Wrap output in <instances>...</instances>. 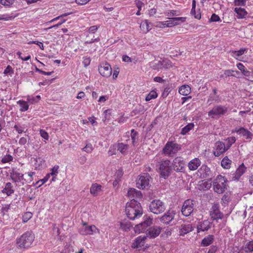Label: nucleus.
<instances>
[{"mask_svg":"<svg viewBox=\"0 0 253 253\" xmlns=\"http://www.w3.org/2000/svg\"><path fill=\"white\" fill-rule=\"evenodd\" d=\"M125 211L127 217L133 220L142 214L143 210L137 200L133 199L126 204Z\"/></svg>","mask_w":253,"mask_h":253,"instance_id":"1","label":"nucleus"},{"mask_svg":"<svg viewBox=\"0 0 253 253\" xmlns=\"http://www.w3.org/2000/svg\"><path fill=\"white\" fill-rule=\"evenodd\" d=\"M35 239V235L31 231H27L17 239V244L20 248H27L31 246Z\"/></svg>","mask_w":253,"mask_h":253,"instance_id":"2","label":"nucleus"},{"mask_svg":"<svg viewBox=\"0 0 253 253\" xmlns=\"http://www.w3.org/2000/svg\"><path fill=\"white\" fill-rule=\"evenodd\" d=\"M161 177L167 179L171 174L172 171L170 161L168 159H162L158 165Z\"/></svg>","mask_w":253,"mask_h":253,"instance_id":"3","label":"nucleus"},{"mask_svg":"<svg viewBox=\"0 0 253 253\" xmlns=\"http://www.w3.org/2000/svg\"><path fill=\"white\" fill-rule=\"evenodd\" d=\"M227 180L224 176L218 175L213 181V190L218 194H222L227 189Z\"/></svg>","mask_w":253,"mask_h":253,"instance_id":"4","label":"nucleus"},{"mask_svg":"<svg viewBox=\"0 0 253 253\" xmlns=\"http://www.w3.org/2000/svg\"><path fill=\"white\" fill-rule=\"evenodd\" d=\"M228 111V108L221 105H215L208 112V116L212 119H218L225 115Z\"/></svg>","mask_w":253,"mask_h":253,"instance_id":"5","label":"nucleus"},{"mask_svg":"<svg viewBox=\"0 0 253 253\" xmlns=\"http://www.w3.org/2000/svg\"><path fill=\"white\" fill-rule=\"evenodd\" d=\"M150 211L154 214H158L163 212L166 210L165 204L160 200H154L149 205Z\"/></svg>","mask_w":253,"mask_h":253,"instance_id":"6","label":"nucleus"},{"mask_svg":"<svg viewBox=\"0 0 253 253\" xmlns=\"http://www.w3.org/2000/svg\"><path fill=\"white\" fill-rule=\"evenodd\" d=\"M152 179L149 174L144 173L139 176L136 180V186L139 189H145L149 188L150 181Z\"/></svg>","mask_w":253,"mask_h":253,"instance_id":"7","label":"nucleus"},{"mask_svg":"<svg viewBox=\"0 0 253 253\" xmlns=\"http://www.w3.org/2000/svg\"><path fill=\"white\" fill-rule=\"evenodd\" d=\"M180 148L179 145L171 142H168L163 148V151L165 155L169 157H173Z\"/></svg>","mask_w":253,"mask_h":253,"instance_id":"8","label":"nucleus"},{"mask_svg":"<svg viewBox=\"0 0 253 253\" xmlns=\"http://www.w3.org/2000/svg\"><path fill=\"white\" fill-rule=\"evenodd\" d=\"M195 204L194 200L188 199L185 201L181 209L182 214L185 216L190 215L194 210Z\"/></svg>","mask_w":253,"mask_h":253,"instance_id":"9","label":"nucleus"},{"mask_svg":"<svg viewBox=\"0 0 253 253\" xmlns=\"http://www.w3.org/2000/svg\"><path fill=\"white\" fill-rule=\"evenodd\" d=\"M210 215L211 219L218 222V220L222 219L224 217V214L220 211L218 204H214L210 211Z\"/></svg>","mask_w":253,"mask_h":253,"instance_id":"10","label":"nucleus"},{"mask_svg":"<svg viewBox=\"0 0 253 253\" xmlns=\"http://www.w3.org/2000/svg\"><path fill=\"white\" fill-rule=\"evenodd\" d=\"M172 169L177 172H182L184 171L185 163L183 158L177 157L174 158L172 163Z\"/></svg>","mask_w":253,"mask_h":253,"instance_id":"11","label":"nucleus"},{"mask_svg":"<svg viewBox=\"0 0 253 253\" xmlns=\"http://www.w3.org/2000/svg\"><path fill=\"white\" fill-rule=\"evenodd\" d=\"M152 224V218H150L149 216H145V217H144L143 221L135 225L134 230L136 232H143L145 231L147 227L150 226Z\"/></svg>","mask_w":253,"mask_h":253,"instance_id":"12","label":"nucleus"},{"mask_svg":"<svg viewBox=\"0 0 253 253\" xmlns=\"http://www.w3.org/2000/svg\"><path fill=\"white\" fill-rule=\"evenodd\" d=\"M227 151L225 144L223 142L218 141L214 144L213 153L215 157H218Z\"/></svg>","mask_w":253,"mask_h":253,"instance_id":"13","label":"nucleus"},{"mask_svg":"<svg viewBox=\"0 0 253 253\" xmlns=\"http://www.w3.org/2000/svg\"><path fill=\"white\" fill-rule=\"evenodd\" d=\"M98 71L101 75L108 78L112 74V68L110 65L108 63H102L98 67Z\"/></svg>","mask_w":253,"mask_h":253,"instance_id":"14","label":"nucleus"},{"mask_svg":"<svg viewBox=\"0 0 253 253\" xmlns=\"http://www.w3.org/2000/svg\"><path fill=\"white\" fill-rule=\"evenodd\" d=\"M212 222L208 219L199 221L197 224V233L208 231L211 227Z\"/></svg>","mask_w":253,"mask_h":253,"instance_id":"15","label":"nucleus"},{"mask_svg":"<svg viewBox=\"0 0 253 253\" xmlns=\"http://www.w3.org/2000/svg\"><path fill=\"white\" fill-rule=\"evenodd\" d=\"M175 212L173 211L169 210L163 215L160 217V221L165 224H169L174 219Z\"/></svg>","mask_w":253,"mask_h":253,"instance_id":"16","label":"nucleus"},{"mask_svg":"<svg viewBox=\"0 0 253 253\" xmlns=\"http://www.w3.org/2000/svg\"><path fill=\"white\" fill-rule=\"evenodd\" d=\"M162 228L160 226H153L147 230V237L150 238H155L161 233Z\"/></svg>","mask_w":253,"mask_h":253,"instance_id":"17","label":"nucleus"},{"mask_svg":"<svg viewBox=\"0 0 253 253\" xmlns=\"http://www.w3.org/2000/svg\"><path fill=\"white\" fill-rule=\"evenodd\" d=\"M96 229L95 226H87V224L84 223L83 226L80 228L79 232L82 235H90Z\"/></svg>","mask_w":253,"mask_h":253,"instance_id":"18","label":"nucleus"},{"mask_svg":"<svg viewBox=\"0 0 253 253\" xmlns=\"http://www.w3.org/2000/svg\"><path fill=\"white\" fill-rule=\"evenodd\" d=\"M10 176L12 181L14 183L19 182L22 181V184H24V181L26 179L24 178V175L17 171H12L10 173Z\"/></svg>","mask_w":253,"mask_h":253,"instance_id":"19","label":"nucleus"},{"mask_svg":"<svg viewBox=\"0 0 253 253\" xmlns=\"http://www.w3.org/2000/svg\"><path fill=\"white\" fill-rule=\"evenodd\" d=\"M147 236H140L137 237L132 244V248L134 249H139L143 247L145 243V240Z\"/></svg>","mask_w":253,"mask_h":253,"instance_id":"20","label":"nucleus"},{"mask_svg":"<svg viewBox=\"0 0 253 253\" xmlns=\"http://www.w3.org/2000/svg\"><path fill=\"white\" fill-rule=\"evenodd\" d=\"M127 196L131 200L141 199L142 194L140 191L136 190L134 188H130L127 192Z\"/></svg>","mask_w":253,"mask_h":253,"instance_id":"21","label":"nucleus"},{"mask_svg":"<svg viewBox=\"0 0 253 253\" xmlns=\"http://www.w3.org/2000/svg\"><path fill=\"white\" fill-rule=\"evenodd\" d=\"M179 235L184 236L193 230L194 228L191 224H182L179 227Z\"/></svg>","mask_w":253,"mask_h":253,"instance_id":"22","label":"nucleus"},{"mask_svg":"<svg viewBox=\"0 0 253 253\" xmlns=\"http://www.w3.org/2000/svg\"><path fill=\"white\" fill-rule=\"evenodd\" d=\"M198 173L200 177L203 178H208L210 174V169L207 166L203 165L198 170Z\"/></svg>","mask_w":253,"mask_h":253,"instance_id":"23","label":"nucleus"},{"mask_svg":"<svg viewBox=\"0 0 253 253\" xmlns=\"http://www.w3.org/2000/svg\"><path fill=\"white\" fill-rule=\"evenodd\" d=\"M247 168L245 166L243 163L238 167L237 169L233 178L235 180H239L241 176L245 172Z\"/></svg>","mask_w":253,"mask_h":253,"instance_id":"24","label":"nucleus"},{"mask_svg":"<svg viewBox=\"0 0 253 253\" xmlns=\"http://www.w3.org/2000/svg\"><path fill=\"white\" fill-rule=\"evenodd\" d=\"M235 131L239 134H241L245 137L247 139L251 140L252 138V133L244 127H240V128L236 129Z\"/></svg>","mask_w":253,"mask_h":253,"instance_id":"25","label":"nucleus"},{"mask_svg":"<svg viewBox=\"0 0 253 253\" xmlns=\"http://www.w3.org/2000/svg\"><path fill=\"white\" fill-rule=\"evenodd\" d=\"M201 165V161L198 158H195L192 160L188 163V167L190 170H195L198 169V168Z\"/></svg>","mask_w":253,"mask_h":253,"instance_id":"26","label":"nucleus"},{"mask_svg":"<svg viewBox=\"0 0 253 253\" xmlns=\"http://www.w3.org/2000/svg\"><path fill=\"white\" fill-rule=\"evenodd\" d=\"M101 188L102 186L101 185L97 183H93L90 187V192L91 195L94 196H96L102 191Z\"/></svg>","mask_w":253,"mask_h":253,"instance_id":"27","label":"nucleus"},{"mask_svg":"<svg viewBox=\"0 0 253 253\" xmlns=\"http://www.w3.org/2000/svg\"><path fill=\"white\" fill-rule=\"evenodd\" d=\"M3 193L6 194L7 196H10L14 192L13 186L10 182L6 183L4 188L2 190Z\"/></svg>","mask_w":253,"mask_h":253,"instance_id":"28","label":"nucleus"},{"mask_svg":"<svg viewBox=\"0 0 253 253\" xmlns=\"http://www.w3.org/2000/svg\"><path fill=\"white\" fill-rule=\"evenodd\" d=\"M214 240L213 235H209L205 237L202 241L201 244L203 247H207L212 243Z\"/></svg>","mask_w":253,"mask_h":253,"instance_id":"29","label":"nucleus"},{"mask_svg":"<svg viewBox=\"0 0 253 253\" xmlns=\"http://www.w3.org/2000/svg\"><path fill=\"white\" fill-rule=\"evenodd\" d=\"M191 91V88L188 85H183L179 88V93L184 96L188 95Z\"/></svg>","mask_w":253,"mask_h":253,"instance_id":"30","label":"nucleus"},{"mask_svg":"<svg viewBox=\"0 0 253 253\" xmlns=\"http://www.w3.org/2000/svg\"><path fill=\"white\" fill-rule=\"evenodd\" d=\"M234 11L237 14V17L240 19L244 18L248 14L244 8L241 7H236Z\"/></svg>","mask_w":253,"mask_h":253,"instance_id":"31","label":"nucleus"},{"mask_svg":"<svg viewBox=\"0 0 253 253\" xmlns=\"http://www.w3.org/2000/svg\"><path fill=\"white\" fill-rule=\"evenodd\" d=\"M237 67L239 70L241 71L243 75L246 77H249L251 75V72L247 70L243 64L239 63L237 64Z\"/></svg>","mask_w":253,"mask_h":253,"instance_id":"32","label":"nucleus"},{"mask_svg":"<svg viewBox=\"0 0 253 253\" xmlns=\"http://www.w3.org/2000/svg\"><path fill=\"white\" fill-rule=\"evenodd\" d=\"M117 150L122 154H124L128 150L129 146L127 144L123 143H118L117 144Z\"/></svg>","mask_w":253,"mask_h":253,"instance_id":"33","label":"nucleus"},{"mask_svg":"<svg viewBox=\"0 0 253 253\" xmlns=\"http://www.w3.org/2000/svg\"><path fill=\"white\" fill-rule=\"evenodd\" d=\"M236 73V74L239 75L240 72L238 71H234L232 70H226L224 71V74L220 76V78H227L230 76L236 77V75L234 74Z\"/></svg>","mask_w":253,"mask_h":253,"instance_id":"34","label":"nucleus"},{"mask_svg":"<svg viewBox=\"0 0 253 253\" xmlns=\"http://www.w3.org/2000/svg\"><path fill=\"white\" fill-rule=\"evenodd\" d=\"M194 127V124L193 123L188 124L182 128L180 134L182 135H185L189 131L193 129Z\"/></svg>","mask_w":253,"mask_h":253,"instance_id":"35","label":"nucleus"},{"mask_svg":"<svg viewBox=\"0 0 253 253\" xmlns=\"http://www.w3.org/2000/svg\"><path fill=\"white\" fill-rule=\"evenodd\" d=\"M17 103L19 105L20 107V111L21 112H25L29 108V104L26 101L24 100H19Z\"/></svg>","mask_w":253,"mask_h":253,"instance_id":"36","label":"nucleus"},{"mask_svg":"<svg viewBox=\"0 0 253 253\" xmlns=\"http://www.w3.org/2000/svg\"><path fill=\"white\" fill-rule=\"evenodd\" d=\"M131 138L132 143L133 145H135L137 143L138 140V133L134 129L131 130Z\"/></svg>","mask_w":253,"mask_h":253,"instance_id":"37","label":"nucleus"},{"mask_svg":"<svg viewBox=\"0 0 253 253\" xmlns=\"http://www.w3.org/2000/svg\"><path fill=\"white\" fill-rule=\"evenodd\" d=\"M231 161L227 157H224L221 162V166L224 169H229L230 167Z\"/></svg>","mask_w":253,"mask_h":253,"instance_id":"38","label":"nucleus"},{"mask_svg":"<svg viewBox=\"0 0 253 253\" xmlns=\"http://www.w3.org/2000/svg\"><path fill=\"white\" fill-rule=\"evenodd\" d=\"M236 140V138L234 136L229 137L226 139L225 141H227V144L226 145H225V147L227 150L231 147L232 145L235 142Z\"/></svg>","mask_w":253,"mask_h":253,"instance_id":"39","label":"nucleus"},{"mask_svg":"<svg viewBox=\"0 0 253 253\" xmlns=\"http://www.w3.org/2000/svg\"><path fill=\"white\" fill-rule=\"evenodd\" d=\"M246 253H251L253 251V241L247 243L244 249Z\"/></svg>","mask_w":253,"mask_h":253,"instance_id":"40","label":"nucleus"},{"mask_svg":"<svg viewBox=\"0 0 253 253\" xmlns=\"http://www.w3.org/2000/svg\"><path fill=\"white\" fill-rule=\"evenodd\" d=\"M151 67L154 70H160L163 69V64L162 61H158L152 63Z\"/></svg>","mask_w":253,"mask_h":253,"instance_id":"41","label":"nucleus"},{"mask_svg":"<svg viewBox=\"0 0 253 253\" xmlns=\"http://www.w3.org/2000/svg\"><path fill=\"white\" fill-rule=\"evenodd\" d=\"M157 93L155 91H151L146 97L145 100L149 101L152 99H155L157 97Z\"/></svg>","mask_w":253,"mask_h":253,"instance_id":"42","label":"nucleus"},{"mask_svg":"<svg viewBox=\"0 0 253 253\" xmlns=\"http://www.w3.org/2000/svg\"><path fill=\"white\" fill-rule=\"evenodd\" d=\"M121 227L123 230L126 231L127 230H129L130 227L132 226L131 223L129 221L128 222H122L120 224Z\"/></svg>","mask_w":253,"mask_h":253,"instance_id":"43","label":"nucleus"},{"mask_svg":"<svg viewBox=\"0 0 253 253\" xmlns=\"http://www.w3.org/2000/svg\"><path fill=\"white\" fill-rule=\"evenodd\" d=\"M32 213L31 212H25L22 217V220L23 222L25 223L27 222L29 219L32 217Z\"/></svg>","mask_w":253,"mask_h":253,"instance_id":"44","label":"nucleus"},{"mask_svg":"<svg viewBox=\"0 0 253 253\" xmlns=\"http://www.w3.org/2000/svg\"><path fill=\"white\" fill-rule=\"evenodd\" d=\"M10 204H5L2 205V208L1 209V212L3 215L6 214L10 210Z\"/></svg>","mask_w":253,"mask_h":253,"instance_id":"45","label":"nucleus"},{"mask_svg":"<svg viewBox=\"0 0 253 253\" xmlns=\"http://www.w3.org/2000/svg\"><path fill=\"white\" fill-rule=\"evenodd\" d=\"M13 160V157L10 155H6L4 156L1 160V163L4 164L8 163Z\"/></svg>","mask_w":253,"mask_h":253,"instance_id":"46","label":"nucleus"},{"mask_svg":"<svg viewBox=\"0 0 253 253\" xmlns=\"http://www.w3.org/2000/svg\"><path fill=\"white\" fill-rule=\"evenodd\" d=\"M185 18L184 17H175L172 18V21L176 23L175 25L179 24L181 22L185 21Z\"/></svg>","mask_w":253,"mask_h":253,"instance_id":"47","label":"nucleus"},{"mask_svg":"<svg viewBox=\"0 0 253 253\" xmlns=\"http://www.w3.org/2000/svg\"><path fill=\"white\" fill-rule=\"evenodd\" d=\"M15 17L9 16L7 14L0 15V20L9 21L13 19Z\"/></svg>","mask_w":253,"mask_h":253,"instance_id":"48","label":"nucleus"},{"mask_svg":"<svg viewBox=\"0 0 253 253\" xmlns=\"http://www.w3.org/2000/svg\"><path fill=\"white\" fill-rule=\"evenodd\" d=\"M82 150L86 153H91L93 150V147L91 144L87 143L86 146L83 148Z\"/></svg>","mask_w":253,"mask_h":253,"instance_id":"49","label":"nucleus"},{"mask_svg":"<svg viewBox=\"0 0 253 253\" xmlns=\"http://www.w3.org/2000/svg\"><path fill=\"white\" fill-rule=\"evenodd\" d=\"M221 20L219 18V17L215 14V13H213L212 14L210 19V22H221Z\"/></svg>","mask_w":253,"mask_h":253,"instance_id":"50","label":"nucleus"},{"mask_svg":"<svg viewBox=\"0 0 253 253\" xmlns=\"http://www.w3.org/2000/svg\"><path fill=\"white\" fill-rule=\"evenodd\" d=\"M14 2V0H0V3L4 6H10Z\"/></svg>","mask_w":253,"mask_h":253,"instance_id":"51","label":"nucleus"},{"mask_svg":"<svg viewBox=\"0 0 253 253\" xmlns=\"http://www.w3.org/2000/svg\"><path fill=\"white\" fill-rule=\"evenodd\" d=\"M163 68L168 69L171 67V63L169 60H163L162 61Z\"/></svg>","mask_w":253,"mask_h":253,"instance_id":"52","label":"nucleus"},{"mask_svg":"<svg viewBox=\"0 0 253 253\" xmlns=\"http://www.w3.org/2000/svg\"><path fill=\"white\" fill-rule=\"evenodd\" d=\"M59 167L57 165L54 166L53 168L51 169V172L49 174H50V175L52 176H56L57 174L58 173V169H59Z\"/></svg>","mask_w":253,"mask_h":253,"instance_id":"53","label":"nucleus"},{"mask_svg":"<svg viewBox=\"0 0 253 253\" xmlns=\"http://www.w3.org/2000/svg\"><path fill=\"white\" fill-rule=\"evenodd\" d=\"M122 173L121 171H118L117 178L113 181V185L114 187H116L119 183L120 178L122 176Z\"/></svg>","mask_w":253,"mask_h":253,"instance_id":"54","label":"nucleus"},{"mask_svg":"<svg viewBox=\"0 0 253 253\" xmlns=\"http://www.w3.org/2000/svg\"><path fill=\"white\" fill-rule=\"evenodd\" d=\"M230 201V197L228 194H224L221 199L222 202L225 204Z\"/></svg>","mask_w":253,"mask_h":253,"instance_id":"55","label":"nucleus"},{"mask_svg":"<svg viewBox=\"0 0 253 253\" xmlns=\"http://www.w3.org/2000/svg\"><path fill=\"white\" fill-rule=\"evenodd\" d=\"M245 50H246L245 49L241 48L239 50L234 51V55L235 56H237V57L240 56L244 53Z\"/></svg>","mask_w":253,"mask_h":253,"instance_id":"56","label":"nucleus"},{"mask_svg":"<svg viewBox=\"0 0 253 253\" xmlns=\"http://www.w3.org/2000/svg\"><path fill=\"white\" fill-rule=\"evenodd\" d=\"M40 133L41 136L46 140H48L49 138L48 134L47 132L43 130H41Z\"/></svg>","mask_w":253,"mask_h":253,"instance_id":"57","label":"nucleus"},{"mask_svg":"<svg viewBox=\"0 0 253 253\" xmlns=\"http://www.w3.org/2000/svg\"><path fill=\"white\" fill-rule=\"evenodd\" d=\"M71 13H65L53 19H52L51 20H50L49 22V23H51L52 22H54L55 21H56L58 19H60L61 18H62V17H66L70 14H71Z\"/></svg>","mask_w":253,"mask_h":253,"instance_id":"58","label":"nucleus"},{"mask_svg":"<svg viewBox=\"0 0 253 253\" xmlns=\"http://www.w3.org/2000/svg\"><path fill=\"white\" fill-rule=\"evenodd\" d=\"M21 54H22V53L20 51H18L17 52V55H18L19 58H20L21 59H22L23 61H27L31 58L30 55H28L27 56L25 57H22V56H21Z\"/></svg>","mask_w":253,"mask_h":253,"instance_id":"59","label":"nucleus"},{"mask_svg":"<svg viewBox=\"0 0 253 253\" xmlns=\"http://www.w3.org/2000/svg\"><path fill=\"white\" fill-rule=\"evenodd\" d=\"M90 59L89 57H84V61L83 62L84 65V67H87L90 64Z\"/></svg>","mask_w":253,"mask_h":253,"instance_id":"60","label":"nucleus"},{"mask_svg":"<svg viewBox=\"0 0 253 253\" xmlns=\"http://www.w3.org/2000/svg\"><path fill=\"white\" fill-rule=\"evenodd\" d=\"M246 0H238L234 2L235 5L245 6L246 5Z\"/></svg>","mask_w":253,"mask_h":253,"instance_id":"61","label":"nucleus"},{"mask_svg":"<svg viewBox=\"0 0 253 253\" xmlns=\"http://www.w3.org/2000/svg\"><path fill=\"white\" fill-rule=\"evenodd\" d=\"M99 27L96 25L92 26L88 29V32L90 33H94L98 29Z\"/></svg>","mask_w":253,"mask_h":253,"instance_id":"62","label":"nucleus"},{"mask_svg":"<svg viewBox=\"0 0 253 253\" xmlns=\"http://www.w3.org/2000/svg\"><path fill=\"white\" fill-rule=\"evenodd\" d=\"M191 14L192 15H194L195 18L197 19H200L201 18V14L200 13H198L196 14L195 8H192L191 10Z\"/></svg>","mask_w":253,"mask_h":253,"instance_id":"63","label":"nucleus"},{"mask_svg":"<svg viewBox=\"0 0 253 253\" xmlns=\"http://www.w3.org/2000/svg\"><path fill=\"white\" fill-rule=\"evenodd\" d=\"M167 27H171L175 25L176 23L172 21V18H169V20L166 21Z\"/></svg>","mask_w":253,"mask_h":253,"instance_id":"64","label":"nucleus"}]
</instances>
